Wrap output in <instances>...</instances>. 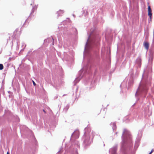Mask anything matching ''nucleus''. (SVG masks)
<instances>
[{
	"mask_svg": "<svg viewBox=\"0 0 154 154\" xmlns=\"http://www.w3.org/2000/svg\"><path fill=\"white\" fill-rule=\"evenodd\" d=\"M152 78L150 75L144 73L143 74L141 80L136 92L135 96L147 95L149 87L150 85Z\"/></svg>",
	"mask_w": 154,
	"mask_h": 154,
	"instance_id": "1",
	"label": "nucleus"
},
{
	"mask_svg": "<svg viewBox=\"0 0 154 154\" xmlns=\"http://www.w3.org/2000/svg\"><path fill=\"white\" fill-rule=\"evenodd\" d=\"M94 29H92L89 32V35L86 42L84 52V59L90 56V51L93 45H97L99 44V37L93 32Z\"/></svg>",
	"mask_w": 154,
	"mask_h": 154,
	"instance_id": "2",
	"label": "nucleus"
},
{
	"mask_svg": "<svg viewBox=\"0 0 154 154\" xmlns=\"http://www.w3.org/2000/svg\"><path fill=\"white\" fill-rule=\"evenodd\" d=\"M88 66H84L79 72L78 74L79 76L75 79L74 82H78L79 80L85 76V74L87 72L88 69Z\"/></svg>",
	"mask_w": 154,
	"mask_h": 154,
	"instance_id": "3",
	"label": "nucleus"
},
{
	"mask_svg": "<svg viewBox=\"0 0 154 154\" xmlns=\"http://www.w3.org/2000/svg\"><path fill=\"white\" fill-rule=\"evenodd\" d=\"M91 129L89 127H87L85 129V133L84 134V137L85 139L89 140L90 138V134L91 133Z\"/></svg>",
	"mask_w": 154,
	"mask_h": 154,
	"instance_id": "4",
	"label": "nucleus"
},
{
	"mask_svg": "<svg viewBox=\"0 0 154 154\" xmlns=\"http://www.w3.org/2000/svg\"><path fill=\"white\" fill-rule=\"evenodd\" d=\"M121 88L120 93H125L126 91V84L125 82H122L120 85Z\"/></svg>",
	"mask_w": 154,
	"mask_h": 154,
	"instance_id": "5",
	"label": "nucleus"
},
{
	"mask_svg": "<svg viewBox=\"0 0 154 154\" xmlns=\"http://www.w3.org/2000/svg\"><path fill=\"white\" fill-rule=\"evenodd\" d=\"M133 74V69H131L130 70V72L129 73L130 75L131 76V77L130 79H129L128 83V89L129 88L130 86H131L133 84V77L132 75Z\"/></svg>",
	"mask_w": 154,
	"mask_h": 154,
	"instance_id": "6",
	"label": "nucleus"
},
{
	"mask_svg": "<svg viewBox=\"0 0 154 154\" xmlns=\"http://www.w3.org/2000/svg\"><path fill=\"white\" fill-rule=\"evenodd\" d=\"M141 59L140 57H139L136 60V64L138 66V67H140L141 66Z\"/></svg>",
	"mask_w": 154,
	"mask_h": 154,
	"instance_id": "7",
	"label": "nucleus"
},
{
	"mask_svg": "<svg viewBox=\"0 0 154 154\" xmlns=\"http://www.w3.org/2000/svg\"><path fill=\"white\" fill-rule=\"evenodd\" d=\"M79 136V132L78 131H75L72 134V136L76 138H78Z\"/></svg>",
	"mask_w": 154,
	"mask_h": 154,
	"instance_id": "8",
	"label": "nucleus"
},
{
	"mask_svg": "<svg viewBox=\"0 0 154 154\" xmlns=\"http://www.w3.org/2000/svg\"><path fill=\"white\" fill-rule=\"evenodd\" d=\"M64 11L63 10H60L58 11L57 12V17H58L60 16H61L62 14L64 13Z\"/></svg>",
	"mask_w": 154,
	"mask_h": 154,
	"instance_id": "9",
	"label": "nucleus"
},
{
	"mask_svg": "<svg viewBox=\"0 0 154 154\" xmlns=\"http://www.w3.org/2000/svg\"><path fill=\"white\" fill-rule=\"evenodd\" d=\"M148 15L149 16L150 18H151L152 14L151 13L152 11L150 7L149 6L148 7Z\"/></svg>",
	"mask_w": 154,
	"mask_h": 154,
	"instance_id": "10",
	"label": "nucleus"
},
{
	"mask_svg": "<svg viewBox=\"0 0 154 154\" xmlns=\"http://www.w3.org/2000/svg\"><path fill=\"white\" fill-rule=\"evenodd\" d=\"M38 5H35L34 7H33L31 11V14H32L33 13H34L35 11L38 8Z\"/></svg>",
	"mask_w": 154,
	"mask_h": 154,
	"instance_id": "11",
	"label": "nucleus"
},
{
	"mask_svg": "<svg viewBox=\"0 0 154 154\" xmlns=\"http://www.w3.org/2000/svg\"><path fill=\"white\" fill-rule=\"evenodd\" d=\"M144 46L146 50H148L149 47V44L147 42H145L144 43Z\"/></svg>",
	"mask_w": 154,
	"mask_h": 154,
	"instance_id": "12",
	"label": "nucleus"
},
{
	"mask_svg": "<svg viewBox=\"0 0 154 154\" xmlns=\"http://www.w3.org/2000/svg\"><path fill=\"white\" fill-rule=\"evenodd\" d=\"M63 26H64V25L63 24V25L62 24L59 25L58 26V28L60 29V30H62V29H63Z\"/></svg>",
	"mask_w": 154,
	"mask_h": 154,
	"instance_id": "13",
	"label": "nucleus"
},
{
	"mask_svg": "<svg viewBox=\"0 0 154 154\" xmlns=\"http://www.w3.org/2000/svg\"><path fill=\"white\" fill-rule=\"evenodd\" d=\"M3 69V66L2 64H0V70H2Z\"/></svg>",
	"mask_w": 154,
	"mask_h": 154,
	"instance_id": "14",
	"label": "nucleus"
},
{
	"mask_svg": "<svg viewBox=\"0 0 154 154\" xmlns=\"http://www.w3.org/2000/svg\"><path fill=\"white\" fill-rule=\"evenodd\" d=\"M22 46L23 47L25 48L26 47V45L24 43H22Z\"/></svg>",
	"mask_w": 154,
	"mask_h": 154,
	"instance_id": "15",
	"label": "nucleus"
},
{
	"mask_svg": "<svg viewBox=\"0 0 154 154\" xmlns=\"http://www.w3.org/2000/svg\"><path fill=\"white\" fill-rule=\"evenodd\" d=\"M32 82H33V85L35 86V85L36 84L35 83V82L33 81H32Z\"/></svg>",
	"mask_w": 154,
	"mask_h": 154,
	"instance_id": "16",
	"label": "nucleus"
},
{
	"mask_svg": "<svg viewBox=\"0 0 154 154\" xmlns=\"http://www.w3.org/2000/svg\"><path fill=\"white\" fill-rule=\"evenodd\" d=\"M154 151V150L153 149H152L151 150V151L150 152V153H152Z\"/></svg>",
	"mask_w": 154,
	"mask_h": 154,
	"instance_id": "17",
	"label": "nucleus"
},
{
	"mask_svg": "<svg viewBox=\"0 0 154 154\" xmlns=\"http://www.w3.org/2000/svg\"><path fill=\"white\" fill-rule=\"evenodd\" d=\"M149 94L150 96H153V95H151L149 93Z\"/></svg>",
	"mask_w": 154,
	"mask_h": 154,
	"instance_id": "18",
	"label": "nucleus"
},
{
	"mask_svg": "<svg viewBox=\"0 0 154 154\" xmlns=\"http://www.w3.org/2000/svg\"><path fill=\"white\" fill-rule=\"evenodd\" d=\"M43 112H44L45 113H46V112L44 110H43Z\"/></svg>",
	"mask_w": 154,
	"mask_h": 154,
	"instance_id": "19",
	"label": "nucleus"
},
{
	"mask_svg": "<svg viewBox=\"0 0 154 154\" xmlns=\"http://www.w3.org/2000/svg\"><path fill=\"white\" fill-rule=\"evenodd\" d=\"M73 16L75 17V16L74 14H73Z\"/></svg>",
	"mask_w": 154,
	"mask_h": 154,
	"instance_id": "20",
	"label": "nucleus"
},
{
	"mask_svg": "<svg viewBox=\"0 0 154 154\" xmlns=\"http://www.w3.org/2000/svg\"><path fill=\"white\" fill-rule=\"evenodd\" d=\"M52 39H53V43H54V39L53 38H52Z\"/></svg>",
	"mask_w": 154,
	"mask_h": 154,
	"instance_id": "21",
	"label": "nucleus"
},
{
	"mask_svg": "<svg viewBox=\"0 0 154 154\" xmlns=\"http://www.w3.org/2000/svg\"><path fill=\"white\" fill-rule=\"evenodd\" d=\"M7 154H10L8 152L7 153Z\"/></svg>",
	"mask_w": 154,
	"mask_h": 154,
	"instance_id": "22",
	"label": "nucleus"
},
{
	"mask_svg": "<svg viewBox=\"0 0 154 154\" xmlns=\"http://www.w3.org/2000/svg\"><path fill=\"white\" fill-rule=\"evenodd\" d=\"M115 152H114L113 154H115Z\"/></svg>",
	"mask_w": 154,
	"mask_h": 154,
	"instance_id": "23",
	"label": "nucleus"
},
{
	"mask_svg": "<svg viewBox=\"0 0 154 154\" xmlns=\"http://www.w3.org/2000/svg\"><path fill=\"white\" fill-rule=\"evenodd\" d=\"M17 45H18V42H17Z\"/></svg>",
	"mask_w": 154,
	"mask_h": 154,
	"instance_id": "24",
	"label": "nucleus"
},
{
	"mask_svg": "<svg viewBox=\"0 0 154 154\" xmlns=\"http://www.w3.org/2000/svg\"><path fill=\"white\" fill-rule=\"evenodd\" d=\"M149 154H151L150 152Z\"/></svg>",
	"mask_w": 154,
	"mask_h": 154,
	"instance_id": "25",
	"label": "nucleus"
},
{
	"mask_svg": "<svg viewBox=\"0 0 154 154\" xmlns=\"http://www.w3.org/2000/svg\"><path fill=\"white\" fill-rule=\"evenodd\" d=\"M11 59V58H9V59L10 60Z\"/></svg>",
	"mask_w": 154,
	"mask_h": 154,
	"instance_id": "26",
	"label": "nucleus"
}]
</instances>
